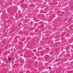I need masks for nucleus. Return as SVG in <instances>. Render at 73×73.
<instances>
[{
  "label": "nucleus",
  "instance_id": "obj_2",
  "mask_svg": "<svg viewBox=\"0 0 73 73\" xmlns=\"http://www.w3.org/2000/svg\"><path fill=\"white\" fill-rule=\"evenodd\" d=\"M49 69H51V68H50V67H49Z\"/></svg>",
  "mask_w": 73,
  "mask_h": 73
},
{
  "label": "nucleus",
  "instance_id": "obj_1",
  "mask_svg": "<svg viewBox=\"0 0 73 73\" xmlns=\"http://www.w3.org/2000/svg\"><path fill=\"white\" fill-rule=\"evenodd\" d=\"M8 59L9 60V61H11V58H8Z\"/></svg>",
  "mask_w": 73,
  "mask_h": 73
}]
</instances>
